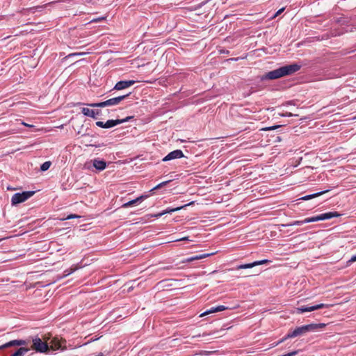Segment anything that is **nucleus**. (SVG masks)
<instances>
[{
  "mask_svg": "<svg viewBox=\"0 0 356 356\" xmlns=\"http://www.w3.org/2000/svg\"><path fill=\"white\" fill-rule=\"evenodd\" d=\"M85 54V53H74V54H70L67 56V57H71V56H81V55H83Z\"/></svg>",
  "mask_w": 356,
  "mask_h": 356,
  "instance_id": "32",
  "label": "nucleus"
},
{
  "mask_svg": "<svg viewBox=\"0 0 356 356\" xmlns=\"http://www.w3.org/2000/svg\"><path fill=\"white\" fill-rule=\"evenodd\" d=\"M284 10V8H282L280 10H278L276 13L273 15V18H275L279 15H280L283 11Z\"/></svg>",
  "mask_w": 356,
  "mask_h": 356,
  "instance_id": "29",
  "label": "nucleus"
},
{
  "mask_svg": "<svg viewBox=\"0 0 356 356\" xmlns=\"http://www.w3.org/2000/svg\"><path fill=\"white\" fill-rule=\"evenodd\" d=\"M270 262V261H269L268 259H264V260H260V261H256L255 264H256V266H257L264 264H268Z\"/></svg>",
  "mask_w": 356,
  "mask_h": 356,
  "instance_id": "24",
  "label": "nucleus"
},
{
  "mask_svg": "<svg viewBox=\"0 0 356 356\" xmlns=\"http://www.w3.org/2000/svg\"><path fill=\"white\" fill-rule=\"evenodd\" d=\"M50 165H51V162L46 161L41 165L40 170L42 171H46L49 168Z\"/></svg>",
  "mask_w": 356,
  "mask_h": 356,
  "instance_id": "21",
  "label": "nucleus"
},
{
  "mask_svg": "<svg viewBox=\"0 0 356 356\" xmlns=\"http://www.w3.org/2000/svg\"><path fill=\"white\" fill-rule=\"evenodd\" d=\"M80 216L76 214H70L66 217V220L72 219V218H78Z\"/></svg>",
  "mask_w": 356,
  "mask_h": 356,
  "instance_id": "28",
  "label": "nucleus"
},
{
  "mask_svg": "<svg viewBox=\"0 0 356 356\" xmlns=\"http://www.w3.org/2000/svg\"><path fill=\"white\" fill-rule=\"evenodd\" d=\"M129 94L118 96L116 97H113L111 99H109L106 101L102 102L99 103H94V104H88L91 107H106V106H111L114 105H118L120 102L126 99Z\"/></svg>",
  "mask_w": 356,
  "mask_h": 356,
  "instance_id": "4",
  "label": "nucleus"
},
{
  "mask_svg": "<svg viewBox=\"0 0 356 356\" xmlns=\"http://www.w3.org/2000/svg\"><path fill=\"white\" fill-rule=\"evenodd\" d=\"M355 261H356V254L351 257V258L348 261V263H353V262H355Z\"/></svg>",
  "mask_w": 356,
  "mask_h": 356,
  "instance_id": "33",
  "label": "nucleus"
},
{
  "mask_svg": "<svg viewBox=\"0 0 356 356\" xmlns=\"http://www.w3.org/2000/svg\"><path fill=\"white\" fill-rule=\"evenodd\" d=\"M326 326L325 323H311L297 327L294 330L289 331L287 334L277 342V344L284 342L285 340L301 336L307 332H316Z\"/></svg>",
  "mask_w": 356,
  "mask_h": 356,
  "instance_id": "2",
  "label": "nucleus"
},
{
  "mask_svg": "<svg viewBox=\"0 0 356 356\" xmlns=\"http://www.w3.org/2000/svg\"><path fill=\"white\" fill-rule=\"evenodd\" d=\"M330 191V189H327V190H325V191H321V192H318V193H313V194H311V195H305V196H303L302 197L300 198V200H311L312 198H314V197H318L327 192Z\"/></svg>",
  "mask_w": 356,
  "mask_h": 356,
  "instance_id": "16",
  "label": "nucleus"
},
{
  "mask_svg": "<svg viewBox=\"0 0 356 356\" xmlns=\"http://www.w3.org/2000/svg\"><path fill=\"white\" fill-rule=\"evenodd\" d=\"M96 125L101 128H104V122L102 121H97L96 122Z\"/></svg>",
  "mask_w": 356,
  "mask_h": 356,
  "instance_id": "31",
  "label": "nucleus"
},
{
  "mask_svg": "<svg viewBox=\"0 0 356 356\" xmlns=\"http://www.w3.org/2000/svg\"><path fill=\"white\" fill-rule=\"evenodd\" d=\"M81 112L84 115L92 118L94 119H96L97 116L101 114V111L90 109L88 108H82Z\"/></svg>",
  "mask_w": 356,
  "mask_h": 356,
  "instance_id": "12",
  "label": "nucleus"
},
{
  "mask_svg": "<svg viewBox=\"0 0 356 356\" xmlns=\"http://www.w3.org/2000/svg\"><path fill=\"white\" fill-rule=\"evenodd\" d=\"M29 351V348L21 347L10 356H23Z\"/></svg>",
  "mask_w": 356,
  "mask_h": 356,
  "instance_id": "18",
  "label": "nucleus"
},
{
  "mask_svg": "<svg viewBox=\"0 0 356 356\" xmlns=\"http://www.w3.org/2000/svg\"><path fill=\"white\" fill-rule=\"evenodd\" d=\"M184 156V155L183 152L181 150L176 149V150H174V151L170 152L169 154H168L163 159L162 161L165 162V161H170V160H172V159H180V158H182Z\"/></svg>",
  "mask_w": 356,
  "mask_h": 356,
  "instance_id": "9",
  "label": "nucleus"
},
{
  "mask_svg": "<svg viewBox=\"0 0 356 356\" xmlns=\"http://www.w3.org/2000/svg\"><path fill=\"white\" fill-rule=\"evenodd\" d=\"M27 344H28V342L26 340L15 339V340H12L10 341L5 343L4 345H3L2 346L0 347V349L8 348L10 346H25Z\"/></svg>",
  "mask_w": 356,
  "mask_h": 356,
  "instance_id": "11",
  "label": "nucleus"
},
{
  "mask_svg": "<svg viewBox=\"0 0 356 356\" xmlns=\"http://www.w3.org/2000/svg\"><path fill=\"white\" fill-rule=\"evenodd\" d=\"M299 350H294L290 353H288L286 354H284L282 356H295L298 353Z\"/></svg>",
  "mask_w": 356,
  "mask_h": 356,
  "instance_id": "25",
  "label": "nucleus"
},
{
  "mask_svg": "<svg viewBox=\"0 0 356 356\" xmlns=\"http://www.w3.org/2000/svg\"><path fill=\"white\" fill-rule=\"evenodd\" d=\"M7 189L8 190H14V188H10V187H8Z\"/></svg>",
  "mask_w": 356,
  "mask_h": 356,
  "instance_id": "37",
  "label": "nucleus"
},
{
  "mask_svg": "<svg viewBox=\"0 0 356 356\" xmlns=\"http://www.w3.org/2000/svg\"><path fill=\"white\" fill-rule=\"evenodd\" d=\"M216 309L217 310V312H222V311L227 309V307L223 305H219V306L216 307Z\"/></svg>",
  "mask_w": 356,
  "mask_h": 356,
  "instance_id": "26",
  "label": "nucleus"
},
{
  "mask_svg": "<svg viewBox=\"0 0 356 356\" xmlns=\"http://www.w3.org/2000/svg\"><path fill=\"white\" fill-rule=\"evenodd\" d=\"M213 254L214 253L202 254H198L196 256L191 257L187 258L184 262H191L195 260L202 259L209 256L213 255Z\"/></svg>",
  "mask_w": 356,
  "mask_h": 356,
  "instance_id": "15",
  "label": "nucleus"
},
{
  "mask_svg": "<svg viewBox=\"0 0 356 356\" xmlns=\"http://www.w3.org/2000/svg\"><path fill=\"white\" fill-rule=\"evenodd\" d=\"M332 305H333L323 304V303L318 304V305H313V306L303 305L300 307H298L296 309V311H297L298 314H302L304 312H313L314 310H317L319 309L329 308V307H332Z\"/></svg>",
  "mask_w": 356,
  "mask_h": 356,
  "instance_id": "7",
  "label": "nucleus"
},
{
  "mask_svg": "<svg viewBox=\"0 0 356 356\" xmlns=\"http://www.w3.org/2000/svg\"><path fill=\"white\" fill-rule=\"evenodd\" d=\"M193 204V202H191L189 204H185L184 206H181V207H176V208H173V209H170V208H168L166 209L165 210L163 211L161 213H159L156 215H154L155 217L156 218H159V217H161L164 214H166V213H170L172 212H175V211H179L190 204Z\"/></svg>",
  "mask_w": 356,
  "mask_h": 356,
  "instance_id": "13",
  "label": "nucleus"
},
{
  "mask_svg": "<svg viewBox=\"0 0 356 356\" xmlns=\"http://www.w3.org/2000/svg\"><path fill=\"white\" fill-rule=\"evenodd\" d=\"M340 216H341V214L337 211H330V212H327V213H321L316 216L307 218L302 220H295L293 222H291L286 225V226H294V225L300 226V225H302L305 223L314 222H317V221H320V220H325L331 219L334 217H339Z\"/></svg>",
  "mask_w": 356,
  "mask_h": 356,
  "instance_id": "3",
  "label": "nucleus"
},
{
  "mask_svg": "<svg viewBox=\"0 0 356 356\" xmlns=\"http://www.w3.org/2000/svg\"><path fill=\"white\" fill-rule=\"evenodd\" d=\"M22 124H24V126H26V127H32V125H29L25 122H22Z\"/></svg>",
  "mask_w": 356,
  "mask_h": 356,
  "instance_id": "36",
  "label": "nucleus"
},
{
  "mask_svg": "<svg viewBox=\"0 0 356 356\" xmlns=\"http://www.w3.org/2000/svg\"><path fill=\"white\" fill-rule=\"evenodd\" d=\"M135 82L134 80L120 81L115 85L113 89L117 90H123L133 86Z\"/></svg>",
  "mask_w": 356,
  "mask_h": 356,
  "instance_id": "10",
  "label": "nucleus"
},
{
  "mask_svg": "<svg viewBox=\"0 0 356 356\" xmlns=\"http://www.w3.org/2000/svg\"><path fill=\"white\" fill-rule=\"evenodd\" d=\"M1 241V239L0 238V241Z\"/></svg>",
  "mask_w": 356,
  "mask_h": 356,
  "instance_id": "39",
  "label": "nucleus"
},
{
  "mask_svg": "<svg viewBox=\"0 0 356 356\" xmlns=\"http://www.w3.org/2000/svg\"><path fill=\"white\" fill-rule=\"evenodd\" d=\"M186 239H187V238H186V237L181 238V240H186ZM179 241H181V239Z\"/></svg>",
  "mask_w": 356,
  "mask_h": 356,
  "instance_id": "38",
  "label": "nucleus"
},
{
  "mask_svg": "<svg viewBox=\"0 0 356 356\" xmlns=\"http://www.w3.org/2000/svg\"><path fill=\"white\" fill-rule=\"evenodd\" d=\"M74 270L75 269H74V268L65 270L64 272L65 273L64 276H67V275H70L71 273H72L74 271Z\"/></svg>",
  "mask_w": 356,
  "mask_h": 356,
  "instance_id": "27",
  "label": "nucleus"
},
{
  "mask_svg": "<svg viewBox=\"0 0 356 356\" xmlns=\"http://www.w3.org/2000/svg\"><path fill=\"white\" fill-rule=\"evenodd\" d=\"M300 67L301 66L296 63L284 65L266 73L261 77V80H273L285 76L291 75L300 70Z\"/></svg>",
  "mask_w": 356,
  "mask_h": 356,
  "instance_id": "1",
  "label": "nucleus"
},
{
  "mask_svg": "<svg viewBox=\"0 0 356 356\" xmlns=\"http://www.w3.org/2000/svg\"><path fill=\"white\" fill-rule=\"evenodd\" d=\"M51 348L54 350H63L65 349V347L63 346V344H60V343H56V344H52L51 346Z\"/></svg>",
  "mask_w": 356,
  "mask_h": 356,
  "instance_id": "20",
  "label": "nucleus"
},
{
  "mask_svg": "<svg viewBox=\"0 0 356 356\" xmlns=\"http://www.w3.org/2000/svg\"><path fill=\"white\" fill-rule=\"evenodd\" d=\"M254 266H256L255 261H254L252 263H250V264H241V265L237 266L235 268H231V269H229V270H233L234 269H236V270L246 269V268H253Z\"/></svg>",
  "mask_w": 356,
  "mask_h": 356,
  "instance_id": "19",
  "label": "nucleus"
},
{
  "mask_svg": "<svg viewBox=\"0 0 356 356\" xmlns=\"http://www.w3.org/2000/svg\"><path fill=\"white\" fill-rule=\"evenodd\" d=\"M31 348L37 353H46L49 350V346L47 342L42 341L40 338L35 337L33 339Z\"/></svg>",
  "mask_w": 356,
  "mask_h": 356,
  "instance_id": "6",
  "label": "nucleus"
},
{
  "mask_svg": "<svg viewBox=\"0 0 356 356\" xmlns=\"http://www.w3.org/2000/svg\"><path fill=\"white\" fill-rule=\"evenodd\" d=\"M133 118V116H129L122 120H108L104 122V128L109 129L120 124L129 121L130 119Z\"/></svg>",
  "mask_w": 356,
  "mask_h": 356,
  "instance_id": "8",
  "label": "nucleus"
},
{
  "mask_svg": "<svg viewBox=\"0 0 356 356\" xmlns=\"http://www.w3.org/2000/svg\"><path fill=\"white\" fill-rule=\"evenodd\" d=\"M170 181L169 180V181H163V182H161V183L159 184L158 185H156L155 187H154V188H152V191H153V190H157V189L161 188V187H163V186H165V185H166L168 183H169Z\"/></svg>",
  "mask_w": 356,
  "mask_h": 356,
  "instance_id": "23",
  "label": "nucleus"
},
{
  "mask_svg": "<svg viewBox=\"0 0 356 356\" xmlns=\"http://www.w3.org/2000/svg\"><path fill=\"white\" fill-rule=\"evenodd\" d=\"M145 196L141 195L134 200H132L128 202H126L122 204L123 208H127L129 207H131L136 203L140 202L143 200H144Z\"/></svg>",
  "mask_w": 356,
  "mask_h": 356,
  "instance_id": "17",
  "label": "nucleus"
},
{
  "mask_svg": "<svg viewBox=\"0 0 356 356\" xmlns=\"http://www.w3.org/2000/svg\"><path fill=\"white\" fill-rule=\"evenodd\" d=\"M105 19V17H99V18H97V19H92L91 22H99L101 20H104Z\"/></svg>",
  "mask_w": 356,
  "mask_h": 356,
  "instance_id": "34",
  "label": "nucleus"
},
{
  "mask_svg": "<svg viewBox=\"0 0 356 356\" xmlns=\"http://www.w3.org/2000/svg\"><path fill=\"white\" fill-rule=\"evenodd\" d=\"M282 117H291L293 115L291 113L285 112L280 114Z\"/></svg>",
  "mask_w": 356,
  "mask_h": 356,
  "instance_id": "30",
  "label": "nucleus"
},
{
  "mask_svg": "<svg viewBox=\"0 0 356 356\" xmlns=\"http://www.w3.org/2000/svg\"><path fill=\"white\" fill-rule=\"evenodd\" d=\"M214 312H217V310L216 309V307H213L210 309L204 312V313H202L200 315V316H206L207 314H212V313H214Z\"/></svg>",
  "mask_w": 356,
  "mask_h": 356,
  "instance_id": "22",
  "label": "nucleus"
},
{
  "mask_svg": "<svg viewBox=\"0 0 356 356\" xmlns=\"http://www.w3.org/2000/svg\"><path fill=\"white\" fill-rule=\"evenodd\" d=\"M279 126H273V127H267L265 129V130H274L275 129H277Z\"/></svg>",
  "mask_w": 356,
  "mask_h": 356,
  "instance_id": "35",
  "label": "nucleus"
},
{
  "mask_svg": "<svg viewBox=\"0 0 356 356\" xmlns=\"http://www.w3.org/2000/svg\"><path fill=\"white\" fill-rule=\"evenodd\" d=\"M34 193V191H24L15 193L11 198V204L16 206L18 204L22 203L32 197Z\"/></svg>",
  "mask_w": 356,
  "mask_h": 356,
  "instance_id": "5",
  "label": "nucleus"
},
{
  "mask_svg": "<svg viewBox=\"0 0 356 356\" xmlns=\"http://www.w3.org/2000/svg\"><path fill=\"white\" fill-rule=\"evenodd\" d=\"M93 166L98 170H103L106 167V163L104 160L95 159L92 160Z\"/></svg>",
  "mask_w": 356,
  "mask_h": 356,
  "instance_id": "14",
  "label": "nucleus"
}]
</instances>
